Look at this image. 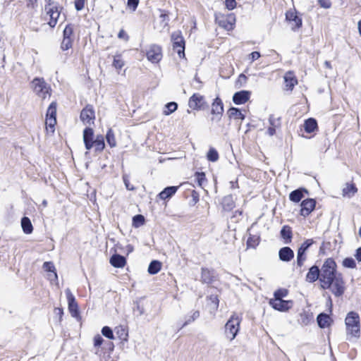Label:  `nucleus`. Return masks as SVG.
<instances>
[{"label": "nucleus", "instance_id": "obj_24", "mask_svg": "<svg viewBox=\"0 0 361 361\" xmlns=\"http://www.w3.org/2000/svg\"><path fill=\"white\" fill-rule=\"evenodd\" d=\"M314 316L310 310H303L298 315V322L302 326H307L313 321Z\"/></svg>", "mask_w": 361, "mask_h": 361}, {"label": "nucleus", "instance_id": "obj_37", "mask_svg": "<svg viewBox=\"0 0 361 361\" xmlns=\"http://www.w3.org/2000/svg\"><path fill=\"white\" fill-rule=\"evenodd\" d=\"M161 262L158 260H153L148 267V272L150 274H156L161 270Z\"/></svg>", "mask_w": 361, "mask_h": 361}, {"label": "nucleus", "instance_id": "obj_28", "mask_svg": "<svg viewBox=\"0 0 361 361\" xmlns=\"http://www.w3.org/2000/svg\"><path fill=\"white\" fill-rule=\"evenodd\" d=\"M279 259L283 262H290L294 257V252L289 247H283L279 252Z\"/></svg>", "mask_w": 361, "mask_h": 361}, {"label": "nucleus", "instance_id": "obj_49", "mask_svg": "<svg viewBox=\"0 0 361 361\" xmlns=\"http://www.w3.org/2000/svg\"><path fill=\"white\" fill-rule=\"evenodd\" d=\"M102 334L109 339H114V336L111 329L109 326H104L102 329Z\"/></svg>", "mask_w": 361, "mask_h": 361}, {"label": "nucleus", "instance_id": "obj_57", "mask_svg": "<svg viewBox=\"0 0 361 361\" xmlns=\"http://www.w3.org/2000/svg\"><path fill=\"white\" fill-rule=\"evenodd\" d=\"M118 38L125 42H128L130 39V37L124 29H121L118 33Z\"/></svg>", "mask_w": 361, "mask_h": 361}, {"label": "nucleus", "instance_id": "obj_40", "mask_svg": "<svg viewBox=\"0 0 361 361\" xmlns=\"http://www.w3.org/2000/svg\"><path fill=\"white\" fill-rule=\"evenodd\" d=\"M209 305L214 309L217 310L219 305V299L217 295H210L207 297Z\"/></svg>", "mask_w": 361, "mask_h": 361}, {"label": "nucleus", "instance_id": "obj_62", "mask_svg": "<svg viewBox=\"0 0 361 361\" xmlns=\"http://www.w3.org/2000/svg\"><path fill=\"white\" fill-rule=\"evenodd\" d=\"M38 0H26V7L35 9L37 6Z\"/></svg>", "mask_w": 361, "mask_h": 361}, {"label": "nucleus", "instance_id": "obj_35", "mask_svg": "<svg viewBox=\"0 0 361 361\" xmlns=\"http://www.w3.org/2000/svg\"><path fill=\"white\" fill-rule=\"evenodd\" d=\"M260 238L257 235H250L246 243L247 248H256L259 244Z\"/></svg>", "mask_w": 361, "mask_h": 361}, {"label": "nucleus", "instance_id": "obj_50", "mask_svg": "<svg viewBox=\"0 0 361 361\" xmlns=\"http://www.w3.org/2000/svg\"><path fill=\"white\" fill-rule=\"evenodd\" d=\"M159 11L160 12L159 17L161 18V20L165 22V25H168L169 21V11L164 9H159Z\"/></svg>", "mask_w": 361, "mask_h": 361}, {"label": "nucleus", "instance_id": "obj_25", "mask_svg": "<svg viewBox=\"0 0 361 361\" xmlns=\"http://www.w3.org/2000/svg\"><path fill=\"white\" fill-rule=\"evenodd\" d=\"M358 191V189L353 181L348 182L342 189V195L344 197H352Z\"/></svg>", "mask_w": 361, "mask_h": 361}, {"label": "nucleus", "instance_id": "obj_27", "mask_svg": "<svg viewBox=\"0 0 361 361\" xmlns=\"http://www.w3.org/2000/svg\"><path fill=\"white\" fill-rule=\"evenodd\" d=\"M318 325L322 329L329 327L333 320L331 317L325 313H320L317 317Z\"/></svg>", "mask_w": 361, "mask_h": 361}, {"label": "nucleus", "instance_id": "obj_64", "mask_svg": "<svg viewBox=\"0 0 361 361\" xmlns=\"http://www.w3.org/2000/svg\"><path fill=\"white\" fill-rule=\"evenodd\" d=\"M247 80V78L246 77V75L242 73L238 76L236 83L237 84L239 83L240 86H241L243 85V83L246 82Z\"/></svg>", "mask_w": 361, "mask_h": 361}, {"label": "nucleus", "instance_id": "obj_32", "mask_svg": "<svg viewBox=\"0 0 361 361\" xmlns=\"http://www.w3.org/2000/svg\"><path fill=\"white\" fill-rule=\"evenodd\" d=\"M228 116L230 118H233L235 120L243 121L245 118V116L241 112V111L240 109H238V108H235V107H231L228 110Z\"/></svg>", "mask_w": 361, "mask_h": 361}, {"label": "nucleus", "instance_id": "obj_22", "mask_svg": "<svg viewBox=\"0 0 361 361\" xmlns=\"http://www.w3.org/2000/svg\"><path fill=\"white\" fill-rule=\"evenodd\" d=\"M83 141L86 149L90 150L93 147L94 130L92 128L87 127L83 130Z\"/></svg>", "mask_w": 361, "mask_h": 361}, {"label": "nucleus", "instance_id": "obj_20", "mask_svg": "<svg viewBox=\"0 0 361 361\" xmlns=\"http://www.w3.org/2000/svg\"><path fill=\"white\" fill-rule=\"evenodd\" d=\"M300 130H303L307 134H315L319 130L317 120L314 118L305 119L303 125L300 126Z\"/></svg>", "mask_w": 361, "mask_h": 361}, {"label": "nucleus", "instance_id": "obj_4", "mask_svg": "<svg viewBox=\"0 0 361 361\" xmlns=\"http://www.w3.org/2000/svg\"><path fill=\"white\" fill-rule=\"evenodd\" d=\"M241 322L242 317L234 312L226 323L224 326V334L229 341H233L238 335L240 331Z\"/></svg>", "mask_w": 361, "mask_h": 361}, {"label": "nucleus", "instance_id": "obj_11", "mask_svg": "<svg viewBox=\"0 0 361 361\" xmlns=\"http://www.w3.org/2000/svg\"><path fill=\"white\" fill-rule=\"evenodd\" d=\"M200 281L202 284L212 287L215 283L219 281V278L214 269L203 267L200 270Z\"/></svg>", "mask_w": 361, "mask_h": 361}, {"label": "nucleus", "instance_id": "obj_47", "mask_svg": "<svg viewBox=\"0 0 361 361\" xmlns=\"http://www.w3.org/2000/svg\"><path fill=\"white\" fill-rule=\"evenodd\" d=\"M314 243V240L312 238H310V239H307L306 240H305L302 245H300V247L298 248V250L299 251H302L303 252H305L307 251V250Z\"/></svg>", "mask_w": 361, "mask_h": 361}, {"label": "nucleus", "instance_id": "obj_46", "mask_svg": "<svg viewBox=\"0 0 361 361\" xmlns=\"http://www.w3.org/2000/svg\"><path fill=\"white\" fill-rule=\"evenodd\" d=\"M307 259V256L305 252L302 251L298 250L297 253V265L300 267H302L304 265V262Z\"/></svg>", "mask_w": 361, "mask_h": 361}, {"label": "nucleus", "instance_id": "obj_52", "mask_svg": "<svg viewBox=\"0 0 361 361\" xmlns=\"http://www.w3.org/2000/svg\"><path fill=\"white\" fill-rule=\"evenodd\" d=\"M87 0H74V6L76 11H82L85 6Z\"/></svg>", "mask_w": 361, "mask_h": 361}, {"label": "nucleus", "instance_id": "obj_7", "mask_svg": "<svg viewBox=\"0 0 361 361\" xmlns=\"http://www.w3.org/2000/svg\"><path fill=\"white\" fill-rule=\"evenodd\" d=\"M215 21L219 27L227 31H232L235 26L236 18L233 13L215 14Z\"/></svg>", "mask_w": 361, "mask_h": 361}, {"label": "nucleus", "instance_id": "obj_54", "mask_svg": "<svg viewBox=\"0 0 361 361\" xmlns=\"http://www.w3.org/2000/svg\"><path fill=\"white\" fill-rule=\"evenodd\" d=\"M224 4L225 7L229 11H232L237 7V2L235 0H225Z\"/></svg>", "mask_w": 361, "mask_h": 361}, {"label": "nucleus", "instance_id": "obj_1", "mask_svg": "<svg viewBox=\"0 0 361 361\" xmlns=\"http://www.w3.org/2000/svg\"><path fill=\"white\" fill-rule=\"evenodd\" d=\"M305 280L309 283L319 280L320 288L329 290L336 298L342 297L346 290L343 274L338 271L337 264L332 257L324 260L321 269L317 265L311 267L306 274Z\"/></svg>", "mask_w": 361, "mask_h": 361}, {"label": "nucleus", "instance_id": "obj_59", "mask_svg": "<svg viewBox=\"0 0 361 361\" xmlns=\"http://www.w3.org/2000/svg\"><path fill=\"white\" fill-rule=\"evenodd\" d=\"M261 57V54L259 51H252L248 55V59L250 63L255 61Z\"/></svg>", "mask_w": 361, "mask_h": 361}, {"label": "nucleus", "instance_id": "obj_12", "mask_svg": "<svg viewBox=\"0 0 361 361\" xmlns=\"http://www.w3.org/2000/svg\"><path fill=\"white\" fill-rule=\"evenodd\" d=\"M285 16L286 20L290 25L293 31L295 32L302 27V19L298 15L295 8L288 10Z\"/></svg>", "mask_w": 361, "mask_h": 361}, {"label": "nucleus", "instance_id": "obj_53", "mask_svg": "<svg viewBox=\"0 0 361 361\" xmlns=\"http://www.w3.org/2000/svg\"><path fill=\"white\" fill-rule=\"evenodd\" d=\"M104 339L100 334H97L93 338L94 346L99 348L104 343Z\"/></svg>", "mask_w": 361, "mask_h": 361}, {"label": "nucleus", "instance_id": "obj_45", "mask_svg": "<svg viewBox=\"0 0 361 361\" xmlns=\"http://www.w3.org/2000/svg\"><path fill=\"white\" fill-rule=\"evenodd\" d=\"M342 264L344 267L355 269L357 267L355 261L352 257H346L343 260Z\"/></svg>", "mask_w": 361, "mask_h": 361}, {"label": "nucleus", "instance_id": "obj_5", "mask_svg": "<svg viewBox=\"0 0 361 361\" xmlns=\"http://www.w3.org/2000/svg\"><path fill=\"white\" fill-rule=\"evenodd\" d=\"M56 102H52L46 112L45 117V133L48 136H51L54 134L55 126L57 124L56 120Z\"/></svg>", "mask_w": 361, "mask_h": 361}, {"label": "nucleus", "instance_id": "obj_55", "mask_svg": "<svg viewBox=\"0 0 361 361\" xmlns=\"http://www.w3.org/2000/svg\"><path fill=\"white\" fill-rule=\"evenodd\" d=\"M43 268L47 272H54L56 268L51 262H45L43 264Z\"/></svg>", "mask_w": 361, "mask_h": 361}, {"label": "nucleus", "instance_id": "obj_15", "mask_svg": "<svg viewBox=\"0 0 361 361\" xmlns=\"http://www.w3.org/2000/svg\"><path fill=\"white\" fill-rule=\"evenodd\" d=\"M283 90L285 92H292L295 87L298 84V80L293 71H288L285 73L283 77Z\"/></svg>", "mask_w": 361, "mask_h": 361}, {"label": "nucleus", "instance_id": "obj_30", "mask_svg": "<svg viewBox=\"0 0 361 361\" xmlns=\"http://www.w3.org/2000/svg\"><path fill=\"white\" fill-rule=\"evenodd\" d=\"M178 186H170L164 188L159 194L158 197L163 200L172 197L178 190Z\"/></svg>", "mask_w": 361, "mask_h": 361}, {"label": "nucleus", "instance_id": "obj_17", "mask_svg": "<svg viewBox=\"0 0 361 361\" xmlns=\"http://www.w3.org/2000/svg\"><path fill=\"white\" fill-rule=\"evenodd\" d=\"M269 305L279 312H287L293 305V300H285L281 298H271L269 301Z\"/></svg>", "mask_w": 361, "mask_h": 361}, {"label": "nucleus", "instance_id": "obj_19", "mask_svg": "<svg viewBox=\"0 0 361 361\" xmlns=\"http://www.w3.org/2000/svg\"><path fill=\"white\" fill-rule=\"evenodd\" d=\"M66 295L68 300V310L73 317H78L80 316V311L78 304L75 300V296L69 289L66 290Z\"/></svg>", "mask_w": 361, "mask_h": 361}, {"label": "nucleus", "instance_id": "obj_41", "mask_svg": "<svg viewBox=\"0 0 361 361\" xmlns=\"http://www.w3.org/2000/svg\"><path fill=\"white\" fill-rule=\"evenodd\" d=\"M145 223V219L142 214H137L133 217V226L139 228L143 226Z\"/></svg>", "mask_w": 361, "mask_h": 361}, {"label": "nucleus", "instance_id": "obj_8", "mask_svg": "<svg viewBox=\"0 0 361 361\" xmlns=\"http://www.w3.org/2000/svg\"><path fill=\"white\" fill-rule=\"evenodd\" d=\"M63 10V7L44 9L41 18L51 29H54L58 23Z\"/></svg>", "mask_w": 361, "mask_h": 361}, {"label": "nucleus", "instance_id": "obj_58", "mask_svg": "<svg viewBox=\"0 0 361 361\" xmlns=\"http://www.w3.org/2000/svg\"><path fill=\"white\" fill-rule=\"evenodd\" d=\"M139 1L140 0H128L127 6L133 11H135L137 8Z\"/></svg>", "mask_w": 361, "mask_h": 361}, {"label": "nucleus", "instance_id": "obj_6", "mask_svg": "<svg viewBox=\"0 0 361 361\" xmlns=\"http://www.w3.org/2000/svg\"><path fill=\"white\" fill-rule=\"evenodd\" d=\"M34 92L42 99L49 98L51 95V89L43 78H35L32 81Z\"/></svg>", "mask_w": 361, "mask_h": 361}, {"label": "nucleus", "instance_id": "obj_16", "mask_svg": "<svg viewBox=\"0 0 361 361\" xmlns=\"http://www.w3.org/2000/svg\"><path fill=\"white\" fill-rule=\"evenodd\" d=\"M224 104L221 98L216 97L212 104L211 114L212 121H219L221 119L224 114Z\"/></svg>", "mask_w": 361, "mask_h": 361}, {"label": "nucleus", "instance_id": "obj_36", "mask_svg": "<svg viewBox=\"0 0 361 361\" xmlns=\"http://www.w3.org/2000/svg\"><path fill=\"white\" fill-rule=\"evenodd\" d=\"M106 140L110 147L113 148L116 146V139L115 133L111 128H109L106 134Z\"/></svg>", "mask_w": 361, "mask_h": 361}, {"label": "nucleus", "instance_id": "obj_14", "mask_svg": "<svg viewBox=\"0 0 361 361\" xmlns=\"http://www.w3.org/2000/svg\"><path fill=\"white\" fill-rule=\"evenodd\" d=\"M80 118L86 126L94 125L96 118L95 111L93 105L87 104L81 111Z\"/></svg>", "mask_w": 361, "mask_h": 361}, {"label": "nucleus", "instance_id": "obj_34", "mask_svg": "<svg viewBox=\"0 0 361 361\" xmlns=\"http://www.w3.org/2000/svg\"><path fill=\"white\" fill-rule=\"evenodd\" d=\"M93 147L96 152H102L105 147L104 138L102 135H97L93 141Z\"/></svg>", "mask_w": 361, "mask_h": 361}, {"label": "nucleus", "instance_id": "obj_61", "mask_svg": "<svg viewBox=\"0 0 361 361\" xmlns=\"http://www.w3.org/2000/svg\"><path fill=\"white\" fill-rule=\"evenodd\" d=\"M191 197L193 204H196L200 200V194L195 190H192L191 192Z\"/></svg>", "mask_w": 361, "mask_h": 361}, {"label": "nucleus", "instance_id": "obj_51", "mask_svg": "<svg viewBox=\"0 0 361 361\" xmlns=\"http://www.w3.org/2000/svg\"><path fill=\"white\" fill-rule=\"evenodd\" d=\"M269 122L270 126L267 128V133L269 136H273L274 135L276 134V128L278 126L274 124V121H273L272 119H269Z\"/></svg>", "mask_w": 361, "mask_h": 361}, {"label": "nucleus", "instance_id": "obj_29", "mask_svg": "<svg viewBox=\"0 0 361 361\" xmlns=\"http://www.w3.org/2000/svg\"><path fill=\"white\" fill-rule=\"evenodd\" d=\"M281 237L286 244L290 243L293 238L292 228L288 225H284L281 230Z\"/></svg>", "mask_w": 361, "mask_h": 361}, {"label": "nucleus", "instance_id": "obj_13", "mask_svg": "<svg viewBox=\"0 0 361 361\" xmlns=\"http://www.w3.org/2000/svg\"><path fill=\"white\" fill-rule=\"evenodd\" d=\"M146 56L150 62L153 63H159L163 57L161 47L156 44H150L146 49Z\"/></svg>", "mask_w": 361, "mask_h": 361}, {"label": "nucleus", "instance_id": "obj_26", "mask_svg": "<svg viewBox=\"0 0 361 361\" xmlns=\"http://www.w3.org/2000/svg\"><path fill=\"white\" fill-rule=\"evenodd\" d=\"M109 262L115 268H123L127 264L126 257L119 254L113 255Z\"/></svg>", "mask_w": 361, "mask_h": 361}, {"label": "nucleus", "instance_id": "obj_3", "mask_svg": "<svg viewBox=\"0 0 361 361\" xmlns=\"http://www.w3.org/2000/svg\"><path fill=\"white\" fill-rule=\"evenodd\" d=\"M75 38L76 25L71 23L66 24L63 31L60 49L63 51L71 49L73 47Z\"/></svg>", "mask_w": 361, "mask_h": 361}, {"label": "nucleus", "instance_id": "obj_23", "mask_svg": "<svg viewBox=\"0 0 361 361\" xmlns=\"http://www.w3.org/2000/svg\"><path fill=\"white\" fill-rule=\"evenodd\" d=\"M309 193L305 188H299L289 194V200L295 203H298L305 197V195Z\"/></svg>", "mask_w": 361, "mask_h": 361}, {"label": "nucleus", "instance_id": "obj_2", "mask_svg": "<svg viewBox=\"0 0 361 361\" xmlns=\"http://www.w3.org/2000/svg\"><path fill=\"white\" fill-rule=\"evenodd\" d=\"M346 334L350 338H359L360 336V317L357 312H349L345 319Z\"/></svg>", "mask_w": 361, "mask_h": 361}, {"label": "nucleus", "instance_id": "obj_21", "mask_svg": "<svg viewBox=\"0 0 361 361\" xmlns=\"http://www.w3.org/2000/svg\"><path fill=\"white\" fill-rule=\"evenodd\" d=\"M251 92L248 90H241L233 96V102L237 105L245 104L250 98Z\"/></svg>", "mask_w": 361, "mask_h": 361}, {"label": "nucleus", "instance_id": "obj_10", "mask_svg": "<svg viewBox=\"0 0 361 361\" xmlns=\"http://www.w3.org/2000/svg\"><path fill=\"white\" fill-rule=\"evenodd\" d=\"M188 107L192 111H204L208 108V102L204 95L199 92L193 93L188 99Z\"/></svg>", "mask_w": 361, "mask_h": 361}, {"label": "nucleus", "instance_id": "obj_63", "mask_svg": "<svg viewBox=\"0 0 361 361\" xmlns=\"http://www.w3.org/2000/svg\"><path fill=\"white\" fill-rule=\"evenodd\" d=\"M54 312L56 315L59 317V322L62 321V317L63 315V310L62 307H55L54 310Z\"/></svg>", "mask_w": 361, "mask_h": 361}, {"label": "nucleus", "instance_id": "obj_9", "mask_svg": "<svg viewBox=\"0 0 361 361\" xmlns=\"http://www.w3.org/2000/svg\"><path fill=\"white\" fill-rule=\"evenodd\" d=\"M173 49L177 52L181 59H185V40L180 30L173 32L171 35Z\"/></svg>", "mask_w": 361, "mask_h": 361}, {"label": "nucleus", "instance_id": "obj_43", "mask_svg": "<svg viewBox=\"0 0 361 361\" xmlns=\"http://www.w3.org/2000/svg\"><path fill=\"white\" fill-rule=\"evenodd\" d=\"M178 108L177 103L174 102H169L165 106V109L164 111V114L165 115H169L174 112Z\"/></svg>", "mask_w": 361, "mask_h": 361}, {"label": "nucleus", "instance_id": "obj_18", "mask_svg": "<svg viewBox=\"0 0 361 361\" xmlns=\"http://www.w3.org/2000/svg\"><path fill=\"white\" fill-rule=\"evenodd\" d=\"M317 201L313 198H307L300 203V214L306 218L314 210Z\"/></svg>", "mask_w": 361, "mask_h": 361}, {"label": "nucleus", "instance_id": "obj_31", "mask_svg": "<svg viewBox=\"0 0 361 361\" xmlns=\"http://www.w3.org/2000/svg\"><path fill=\"white\" fill-rule=\"evenodd\" d=\"M222 207L224 211L230 212L235 207V203L231 195L226 196L222 200Z\"/></svg>", "mask_w": 361, "mask_h": 361}, {"label": "nucleus", "instance_id": "obj_39", "mask_svg": "<svg viewBox=\"0 0 361 361\" xmlns=\"http://www.w3.org/2000/svg\"><path fill=\"white\" fill-rule=\"evenodd\" d=\"M125 62L121 59V54H117L114 57V61L112 63V66L118 71L119 73L121 68L124 66Z\"/></svg>", "mask_w": 361, "mask_h": 361}, {"label": "nucleus", "instance_id": "obj_38", "mask_svg": "<svg viewBox=\"0 0 361 361\" xmlns=\"http://www.w3.org/2000/svg\"><path fill=\"white\" fill-rule=\"evenodd\" d=\"M197 185L204 188L203 184L207 181L204 172L196 171L194 174Z\"/></svg>", "mask_w": 361, "mask_h": 361}, {"label": "nucleus", "instance_id": "obj_56", "mask_svg": "<svg viewBox=\"0 0 361 361\" xmlns=\"http://www.w3.org/2000/svg\"><path fill=\"white\" fill-rule=\"evenodd\" d=\"M123 180L124 182V184H125L126 188H127V190H134L135 189L134 185H132L130 183L129 178H128V175H123Z\"/></svg>", "mask_w": 361, "mask_h": 361}, {"label": "nucleus", "instance_id": "obj_48", "mask_svg": "<svg viewBox=\"0 0 361 361\" xmlns=\"http://www.w3.org/2000/svg\"><path fill=\"white\" fill-rule=\"evenodd\" d=\"M288 294V290L286 288H279L274 293L273 298H281L286 297Z\"/></svg>", "mask_w": 361, "mask_h": 361}, {"label": "nucleus", "instance_id": "obj_33", "mask_svg": "<svg viewBox=\"0 0 361 361\" xmlns=\"http://www.w3.org/2000/svg\"><path fill=\"white\" fill-rule=\"evenodd\" d=\"M21 226H22L23 232L25 234H30L33 231V226H32V224L31 223V221L27 216H24V217L22 218V219H21Z\"/></svg>", "mask_w": 361, "mask_h": 361}, {"label": "nucleus", "instance_id": "obj_44", "mask_svg": "<svg viewBox=\"0 0 361 361\" xmlns=\"http://www.w3.org/2000/svg\"><path fill=\"white\" fill-rule=\"evenodd\" d=\"M63 7L60 3L55 1L54 0H44V9L61 8Z\"/></svg>", "mask_w": 361, "mask_h": 361}, {"label": "nucleus", "instance_id": "obj_42", "mask_svg": "<svg viewBox=\"0 0 361 361\" xmlns=\"http://www.w3.org/2000/svg\"><path fill=\"white\" fill-rule=\"evenodd\" d=\"M219 158L218 152L214 148H210L207 154V159L209 161L215 162Z\"/></svg>", "mask_w": 361, "mask_h": 361}, {"label": "nucleus", "instance_id": "obj_60", "mask_svg": "<svg viewBox=\"0 0 361 361\" xmlns=\"http://www.w3.org/2000/svg\"><path fill=\"white\" fill-rule=\"evenodd\" d=\"M320 7L324 8H330L331 7V1L330 0H317Z\"/></svg>", "mask_w": 361, "mask_h": 361}]
</instances>
